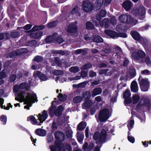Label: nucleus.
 I'll use <instances>...</instances> for the list:
<instances>
[{"label": "nucleus", "mask_w": 151, "mask_h": 151, "mask_svg": "<svg viewBox=\"0 0 151 151\" xmlns=\"http://www.w3.org/2000/svg\"><path fill=\"white\" fill-rule=\"evenodd\" d=\"M20 34L18 32H12L11 34L12 37L14 38L17 37Z\"/></svg>", "instance_id": "52"}, {"label": "nucleus", "mask_w": 151, "mask_h": 151, "mask_svg": "<svg viewBox=\"0 0 151 151\" xmlns=\"http://www.w3.org/2000/svg\"><path fill=\"white\" fill-rule=\"evenodd\" d=\"M141 73L144 75H148L150 74V71L148 70L145 69L142 70L141 72Z\"/></svg>", "instance_id": "57"}, {"label": "nucleus", "mask_w": 151, "mask_h": 151, "mask_svg": "<svg viewBox=\"0 0 151 151\" xmlns=\"http://www.w3.org/2000/svg\"><path fill=\"white\" fill-rule=\"evenodd\" d=\"M96 18L98 21H99V23L101 26H103L104 25H105L104 20L103 21L101 20V18L99 17L98 15H96Z\"/></svg>", "instance_id": "48"}, {"label": "nucleus", "mask_w": 151, "mask_h": 151, "mask_svg": "<svg viewBox=\"0 0 151 151\" xmlns=\"http://www.w3.org/2000/svg\"><path fill=\"white\" fill-rule=\"evenodd\" d=\"M43 33L42 31H39L31 33L30 36L32 38L37 39L43 35Z\"/></svg>", "instance_id": "18"}, {"label": "nucleus", "mask_w": 151, "mask_h": 151, "mask_svg": "<svg viewBox=\"0 0 151 151\" xmlns=\"http://www.w3.org/2000/svg\"><path fill=\"white\" fill-rule=\"evenodd\" d=\"M79 10L80 8L77 6H76L71 11V14H76L77 15L79 16L80 15V14L79 13Z\"/></svg>", "instance_id": "27"}, {"label": "nucleus", "mask_w": 151, "mask_h": 151, "mask_svg": "<svg viewBox=\"0 0 151 151\" xmlns=\"http://www.w3.org/2000/svg\"><path fill=\"white\" fill-rule=\"evenodd\" d=\"M47 111L45 110H44L41 113L39 114L38 116V119L41 123H42L47 118Z\"/></svg>", "instance_id": "13"}, {"label": "nucleus", "mask_w": 151, "mask_h": 151, "mask_svg": "<svg viewBox=\"0 0 151 151\" xmlns=\"http://www.w3.org/2000/svg\"><path fill=\"white\" fill-rule=\"evenodd\" d=\"M96 72L93 71L92 70H91L89 72V76L91 77H93L96 76Z\"/></svg>", "instance_id": "59"}, {"label": "nucleus", "mask_w": 151, "mask_h": 151, "mask_svg": "<svg viewBox=\"0 0 151 151\" xmlns=\"http://www.w3.org/2000/svg\"><path fill=\"white\" fill-rule=\"evenodd\" d=\"M51 151H56L58 149V151H65V149L64 145L61 143H59L56 146H52L50 147Z\"/></svg>", "instance_id": "9"}, {"label": "nucleus", "mask_w": 151, "mask_h": 151, "mask_svg": "<svg viewBox=\"0 0 151 151\" xmlns=\"http://www.w3.org/2000/svg\"><path fill=\"white\" fill-rule=\"evenodd\" d=\"M92 105V102L91 100H88L86 101L82 105L83 109H88L90 108Z\"/></svg>", "instance_id": "21"}, {"label": "nucleus", "mask_w": 151, "mask_h": 151, "mask_svg": "<svg viewBox=\"0 0 151 151\" xmlns=\"http://www.w3.org/2000/svg\"><path fill=\"white\" fill-rule=\"evenodd\" d=\"M139 96L138 95L135 94L132 97L133 103L134 104L137 103L139 101Z\"/></svg>", "instance_id": "31"}, {"label": "nucleus", "mask_w": 151, "mask_h": 151, "mask_svg": "<svg viewBox=\"0 0 151 151\" xmlns=\"http://www.w3.org/2000/svg\"><path fill=\"white\" fill-rule=\"evenodd\" d=\"M41 73L39 71H35L33 73V76L35 78H36L37 76H38L39 78V76Z\"/></svg>", "instance_id": "62"}, {"label": "nucleus", "mask_w": 151, "mask_h": 151, "mask_svg": "<svg viewBox=\"0 0 151 151\" xmlns=\"http://www.w3.org/2000/svg\"><path fill=\"white\" fill-rule=\"evenodd\" d=\"M53 73L55 75H60L63 73V72L60 70H55L53 72Z\"/></svg>", "instance_id": "44"}, {"label": "nucleus", "mask_w": 151, "mask_h": 151, "mask_svg": "<svg viewBox=\"0 0 151 151\" xmlns=\"http://www.w3.org/2000/svg\"><path fill=\"white\" fill-rule=\"evenodd\" d=\"M110 21L112 24L115 25L117 21L115 17H112L110 19Z\"/></svg>", "instance_id": "55"}, {"label": "nucleus", "mask_w": 151, "mask_h": 151, "mask_svg": "<svg viewBox=\"0 0 151 151\" xmlns=\"http://www.w3.org/2000/svg\"><path fill=\"white\" fill-rule=\"evenodd\" d=\"M130 91L127 90L123 93V96L125 98L124 102L126 104H129L132 102V99L129 97L130 96Z\"/></svg>", "instance_id": "12"}, {"label": "nucleus", "mask_w": 151, "mask_h": 151, "mask_svg": "<svg viewBox=\"0 0 151 151\" xmlns=\"http://www.w3.org/2000/svg\"><path fill=\"white\" fill-rule=\"evenodd\" d=\"M131 34L134 39L137 41H139L142 44H144L145 41L144 38L141 37L139 33L137 31H132L131 32Z\"/></svg>", "instance_id": "8"}, {"label": "nucleus", "mask_w": 151, "mask_h": 151, "mask_svg": "<svg viewBox=\"0 0 151 151\" xmlns=\"http://www.w3.org/2000/svg\"><path fill=\"white\" fill-rule=\"evenodd\" d=\"M86 29H92L94 27L93 24L90 22H88L86 23Z\"/></svg>", "instance_id": "36"}, {"label": "nucleus", "mask_w": 151, "mask_h": 151, "mask_svg": "<svg viewBox=\"0 0 151 151\" xmlns=\"http://www.w3.org/2000/svg\"><path fill=\"white\" fill-rule=\"evenodd\" d=\"M102 91L101 89L100 88H94L91 92V95L92 97H94L96 96L101 94Z\"/></svg>", "instance_id": "20"}, {"label": "nucleus", "mask_w": 151, "mask_h": 151, "mask_svg": "<svg viewBox=\"0 0 151 151\" xmlns=\"http://www.w3.org/2000/svg\"><path fill=\"white\" fill-rule=\"evenodd\" d=\"M35 132L37 135L40 136H45L46 134V131L40 129H37L35 131Z\"/></svg>", "instance_id": "22"}, {"label": "nucleus", "mask_w": 151, "mask_h": 151, "mask_svg": "<svg viewBox=\"0 0 151 151\" xmlns=\"http://www.w3.org/2000/svg\"><path fill=\"white\" fill-rule=\"evenodd\" d=\"M57 23L56 22H53L49 23L48 24V27L49 28H52L55 27L56 26Z\"/></svg>", "instance_id": "49"}, {"label": "nucleus", "mask_w": 151, "mask_h": 151, "mask_svg": "<svg viewBox=\"0 0 151 151\" xmlns=\"http://www.w3.org/2000/svg\"><path fill=\"white\" fill-rule=\"evenodd\" d=\"M131 88L132 91L134 92H136L138 91V88L137 83L136 81H133L131 84Z\"/></svg>", "instance_id": "19"}, {"label": "nucleus", "mask_w": 151, "mask_h": 151, "mask_svg": "<svg viewBox=\"0 0 151 151\" xmlns=\"http://www.w3.org/2000/svg\"><path fill=\"white\" fill-rule=\"evenodd\" d=\"M17 55H19L23 53H26L28 52V50L25 48H21L16 50Z\"/></svg>", "instance_id": "29"}, {"label": "nucleus", "mask_w": 151, "mask_h": 151, "mask_svg": "<svg viewBox=\"0 0 151 151\" xmlns=\"http://www.w3.org/2000/svg\"><path fill=\"white\" fill-rule=\"evenodd\" d=\"M88 147V144L87 142H85L83 145V148L84 151H87Z\"/></svg>", "instance_id": "64"}, {"label": "nucleus", "mask_w": 151, "mask_h": 151, "mask_svg": "<svg viewBox=\"0 0 151 151\" xmlns=\"http://www.w3.org/2000/svg\"><path fill=\"white\" fill-rule=\"evenodd\" d=\"M67 31L70 33H76L77 32V27L76 24L73 23L70 24L68 27Z\"/></svg>", "instance_id": "11"}, {"label": "nucleus", "mask_w": 151, "mask_h": 151, "mask_svg": "<svg viewBox=\"0 0 151 151\" xmlns=\"http://www.w3.org/2000/svg\"><path fill=\"white\" fill-rule=\"evenodd\" d=\"M138 81L141 90L143 91H147L150 87V82L148 81V79H143L139 76Z\"/></svg>", "instance_id": "4"}, {"label": "nucleus", "mask_w": 151, "mask_h": 151, "mask_svg": "<svg viewBox=\"0 0 151 151\" xmlns=\"http://www.w3.org/2000/svg\"><path fill=\"white\" fill-rule=\"evenodd\" d=\"M93 41L96 42H101L103 41V39L99 36H95L93 39Z\"/></svg>", "instance_id": "30"}, {"label": "nucleus", "mask_w": 151, "mask_h": 151, "mask_svg": "<svg viewBox=\"0 0 151 151\" xmlns=\"http://www.w3.org/2000/svg\"><path fill=\"white\" fill-rule=\"evenodd\" d=\"M129 74L130 76V78H131L134 77L136 75L135 70L134 69H132L130 70L129 72Z\"/></svg>", "instance_id": "39"}, {"label": "nucleus", "mask_w": 151, "mask_h": 151, "mask_svg": "<svg viewBox=\"0 0 151 151\" xmlns=\"http://www.w3.org/2000/svg\"><path fill=\"white\" fill-rule=\"evenodd\" d=\"M123 25L122 24H119L116 27V30L118 32H120L122 30Z\"/></svg>", "instance_id": "56"}, {"label": "nucleus", "mask_w": 151, "mask_h": 151, "mask_svg": "<svg viewBox=\"0 0 151 151\" xmlns=\"http://www.w3.org/2000/svg\"><path fill=\"white\" fill-rule=\"evenodd\" d=\"M119 20L122 23L130 24L133 22V18L130 15L122 14L119 17Z\"/></svg>", "instance_id": "6"}, {"label": "nucleus", "mask_w": 151, "mask_h": 151, "mask_svg": "<svg viewBox=\"0 0 151 151\" xmlns=\"http://www.w3.org/2000/svg\"><path fill=\"white\" fill-rule=\"evenodd\" d=\"M150 103L148 100L146 98H143L141 99L139 103L137 105L138 108L144 107H148L149 106Z\"/></svg>", "instance_id": "10"}, {"label": "nucleus", "mask_w": 151, "mask_h": 151, "mask_svg": "<svg viewBox=\"0 0 151 151\" xmlns=\"http://www.w3.org/2000/svg\"><path fill=\"white\" fill-rule=\"evenodd\" d=\"M15 99L20 102H24L27 104L24 106V108L28 109H29V107L32 106V104L37 101L36 95L32 92L26 93L25 92L22 91L17 94Z\"/></svg>", "instance_id": "1"}, {"label": "nucleus", "mask_w": 151, "mask_h": 151, "mask_svg": "<svg viewBox=\"0 0 151 151\" xmlns=\"http://www.w3.org/2000/svg\"><path fill=\"white\" fill-rule=\"evenodd\" d=\"M40 79L43 81H45L47 80V77L43 74H41L39 76Z\"/></svg>", "instance_id": "53"}, {"label": "nucleus", "mask_w": 151, "mask_h": 151, "mask_svg": "<svg viewBox=\"0 0 151 151\" xmlns=\"http://www.w3.org/2000/svg\"><path fill=\"white\" fill-rule=\"evenodd\" d=\"M84 137V135L82 133H77V138L78 141L80 142H81L83 139Z\"/></svg>", "instance_id": "34"}, {"label": "nucleus", "mask_w": 151, "mask_h": 151, "mask_svg": "<svg viewBox=\"0 0 151 151\" xmlns=\"http://www.w3.org/2000/svg\"><path fill=\"white\" fill-rule=\"evenodd\" d=\"M1 121L2 122L3 124H5L6 121V116L1 115L0 117Z\"/></svg>", "instance_id": "46"}, {"label": "nucleus", "mask_w": 151, "mask_h": 151, "mask_svg": "<svg viewBox=\"0 0 151 151\" xmlns=\"http://www.w3.org/2000/svg\"><path fill=\"white\" fill-rule=\"evenodd\" d=\"M82 8L83 10L86 12H91L93 8V4L88 1H85L83 2Z\"/></svg>", "instance_id": "7"}, {"label": "nucleus", "mask_w": 151, "mask_h": 151, "mask_svg": "<svg viewBox=\"0 0 151 151\" xmlns=\"http://www.w3.org/2000/svg\"><path fill=\"white\" fill-rule=\"evenodd\" d=\"M52 54H60L62 55H63L65 54L64 52L61 50H53L52 51Z\"/></svg>", "instance_id": "41"}, {"label": "nucleus", "mask_w": 151, "mask_h": 151, "mask_svg": "<svg viewBox=\"0 0 151 151\" xmlns=\"http://www.w3.org/2000/svg\"><path fill=\"white\" fill-rule=\"evenodd\" d=\"M106 14V12L104 10H101L99 14H98L97 15H98L99 16V17H105V16Z\"/></svg>", "instance_id": "47"}, {"label": "nucleus", "mask_w": 151, "mask_h": 151, "mask_svg": "<svg viewBox=\"0 0 151 151\" xmlns=\"http://www.w3.org/2000/svg\"><path fill=\"white\" fill-rule=\"evenodd\" d=\"M59 99L61 101H65L66 99V95H63L61 93H60L58 96Z\"/></svg>", "instance_id": "35"}, {"label": "nucleus", "mask_w": 151, "mask_h": 151, "mask_svg": "<svg viewBox=\"0 0 151 151\" xmlns=\"http://www.w3.org/2000/svg\"><path fill=\"white\" fill-rule=\"evenodd\" d=\"M55 138L58 141L62 142L65 139L64 134L61 132L58 131L55 134Z\"/></svg>", "instance_id": "15"}, {"label": "nucleus", "mask_w": 151, "mask_h": 151, "mask_svg": "<svg viewBox=\"0 0 151 151\" xmlns=\"http://www.w3.org/2000/svg\"><path fill=\"white\" fill-rule=\"evenodd\" d=\"M106 48L104 50V52L106 53H109L111 52L112 50L111 47L108 45H106Z\"/></svg>", "instance_id": "37"}, {"label": "nucleus", "mask_w": 151, "mask_h": 151, "mask_svg": "<svg viewBox=\"0 0 151 151\" xmlns=\"http://www.w3.org/2000/svg\"><path fill=\"white\" fill-rule=\"evenodd\" d=\"M83 98L88 99L91 97V93L89 91H86L83 93Z\"/></svg>", "instance_id": "33"}, {"label": "nucleus", "mask_w": 151, "mask_h": 151, "mask_svg": "<svg viewBox=\"0 0 151 151\" xmlns=\"http://www.w3.org/2000/svg\"><path fill=\"white\" fill-rule=\"evenodd\" d=\"M16 76L14 74L12 75L10 78V81L11 82L14 81L16 79Z\"/></svg>", "instance_id": "61"}, {"label": "nucleus", "mask_w": 151, "mask_h": 151, "mask_svg": "<svg viewBox=\"0 0 151 151\" xmlns=\"http://www.w3.org/2000/svg\"><path fill=\"white\" fill-rule=\"evenodd\" d=\"M92 67V65L90 64H87L81 67V70H86Z\"/></svg>", "instance_id": "43"}, {"label": "nucleus", "mask_w": 151, "mask_h": 151, "mask_svg": "<svg viewBox=\"0 0 151 151\" xmlns=\"http://www.w3.org/2000/svg\"><path fill=\"white\" fill-rule=\"evenodd\" d=\"M134 124V121L133 120H131L129 123L128 124V127L129 129H130V127L131 128L133 127Z\"/></svg>", "instance_id": "60"}, {"label": "nucleus", "mask_w": 151, "mask_h": 151, "mask_svg": "<svg viewBox=\"0 0 151 151\" xmlns=\"http://www.w3.org/2000/svg\"><path fill=\"white\" fill-rule=\"evenodd\" d=\"M45 26L43 25L35 26H34L31 30V31L33 32L38 30H40L44 28Z\"/></svg>", "instance_id": "28"}, {"label": "nucleus", "mask_w": 151, "mask_h": 151, "mask_svg": "<svg viewBox=\"0 0 151 151\" xmlns=\"http://www.w3.org/2000/svg\"><path fill=\"white\" fill-rule=\"evenodd\" d=\"M70 72L73 73H76L79 71V68L76 66L72 67L70 69Z\"/></svg>", "instance_id": "38"}, {"label": "nucleus", "mask_w": 151, "mask_h": 151, "mask_svg": "<svg viewBox=\"0 0 151 151\" xmlns=\"http://www.w3.org/2000/svg\"><path fill=\"white\" fill-rule=\"evenodd\" d=\"M135 53H133L132 54V57L135 60H138L139 59V58H142L145 57V52L142 51V50H140L138 51L137 53V55L138 56L135 55Z\"/></svg>", "instance_id": "14"}, {"label": "nucleus", "mask_w": 151, "mask_h": 151, "mask_svg": "<svg viewBox=\"0 0 151 151\" xmlns=\"http://www.w3.org/2000/svg\"><path fill=\"white\" fill-rule=\"evenodd\" d=\"M106 137V131L104 129L101 130V132L99 133L98 132H96L93 136V139L101 142H104Z\"/></svg>", "instance_id": "3"}, {"label": "nucleus", "mask_w": 151, "mask_h": 151, "mask_svg": "<svg viewBox=\"0 0 151 151\" xmlns=\"http://www.w3.org/2000/svg\"><path fill=\"white\" fill-rule=\"evenodd\" d=\"M56 108L54 106L50 107L49 109V113L50 115H52L55 114Z\"/></svg>", "instance_id": "32"}, {"label": "nucleus", "mask_w": 151, "mask_h": 151, "mask_svg": "<svg viewBox=\"0 0 151 151\" xmlns=\"http://www.w3.org/2000/svg\"><path fill=\"white\" fill-rule=\"evenodd\" d=\"M55 61L56 63L59 66H60L61 65L62 62L61 60H60L59 58L58 57H56L55 58Z\"/></svg>", "instance_id": "51"}, {"label": "nucleus", "mask_w": 151, "mask_h": 151, "mask_svg": "<svg viewBox=\"0 0 151 151\" xmlns=\"http://www.w3.org/2000/svg\"><path fill=\"white\" fill-rule=\"evenodd\" d=\"M83 98L82 97L77 96L73 98V103L75 104L80 103L82 101Z\"/></svg>", "instance_id": "26"}, {"label": "nucleus", "mask_w": 151, "mask_h": 151, "mask_svg": "<svg viewBox=\"0 0 151 151\" xmlns=\"http://www.w3.org/2000/svg\"><path fill=\"white\" fill-rule=\"evenodd\" d=\"M127 35L125 33H120L118 34V37H121L123 38H126L127 37Z\"/></svg>", "instance_id": "63"}, {"label": "nucleus", "mask_w": 151, "mask_h": 151, "mask_svg": "<svg viewBox=\"0 0 151 151\" xmlns=\"http://www.w3.org/2000/svg\"><path fill=\"white\" fill-rule=\"evenodd\" d=\"M56 36H58V34L55 33L52 36H48L46 38L45 41L47 43L50 42L56 39Z\"/></svg>", "instance_id": "23"}, {"label": "nucleus", "mask_w": 151, "mask_h": 151, "mask_svg": "<svg viewBox=\"0 0 151 151\" xmlns=\"http://www.w3.org/2000/svg\"><path fill=\"white\" fill-rule=\"evenodd\" d=\"M111 115L108 109H104L100 111L99 118L101 121L105 122L110 117Z\"/></svg>", "instance_id": "2"}, {"label": "nucleus", "mask_w": 151, "mask_h": 151, "mask_svg": "<svg viewBox=\"0 0 151 151\" xmlns=\"http://www.w3.org/2000/svg\"><path fill=\"white\" fill-rule=\"evenodd\" d=\"M86 126V124L84 122H81L78 125L77 129L80 131L83 130Z\"/></svg>", "instance_id": "25"}, {"label": "nucleus", "mask_w": 151, "mask_h": 151, "mask_svg": "<svg viewBox=\"0 0 151 151\" xmlns=\"http://www.w3.org/2000/svg\"><path fill=\"white\" fill-rule=\"evenodd\" d=\"M33 60L37 62H39L42 60V58L40 56H37Z\"/></svg>", "instance_id": "58"}, {"label": "nucleus", "mask_w": 151, "mask_h": 151, "mask_svg": "<svg viewBox=\"0 0 151 151\" xmlns=\"http://www.w3.org/2000/svg\"><path fill=\"white\" fill-rule=\"evenodd\" d=\"M32 25H31L30 24H27L23 27H18L17 29H18L19 28H22L27 30L29 29L32 27Z\"/></svg>", "instance_id": "50"}, {"label": "nucleus", "mask_w": 151, "mask_h": 151, "mask_svg": "<svg viewBox=\"0 0 151 151\" xmlns=\"http://www.w3.org/2000/svg\"><path fill=\"white\" fill-rule=\"evenodd\" d=\"M104 2V0H97V8L98 9L102 6Z\"/></svg>", "instance_id": "40"}, {"label": "nucleus", "mask_w": 151, "mask_h": 151, "mask_svg": "<svg viewBox=\"0 0 151 151\" xmlns=\"http://www.w3.org/2000/svg\"><path fill=\"white\" fill-rule=\"evenodd\" d=\"M18 55L17 52L16 51H12L10 54L8 56V57H9L11 58H13L14 57Z\"/></svg>", "instance_id": "45"}, {"label": "nucleus", "mask_w": 151, "mask_h": 151, "mask_svg": "<svg viewBox=\"0 0 151 151\" xmlns=\"http://www.w3.org/2000/svg\"><path fill=\"white\" fill-rule=\"evenodd\" d=\"M63 107L62 106H59L55 111V114L57 116H60L63 111Z\"/></svg>", "instance_id": "24"}, {"label": "nucleus", "mask_w": 151, "mask_h": 151, "mask_svg": "<svg viewBox=\"0 0 151 151\" xmlns=\"http://www.w3.org/2000/svg\"><path fill=\"white\" fill-rule=\"evenodd\" d=\"M104 32L106 34L110 36L112 38H118V33L115 32L112 30H106Z\"/></svg>", "instance_id": "16"}, {"label": "nucleus", "mask_w": 151, "mask_h": 151, "mask_svg": "<svg viewBox=\"0 0 151 151\" xmlns=\"http://www.w3.org/2000/svg\"><path fill=\"white\" fill-rule=\"evenodd\" d=\"M132 12L134 14L139 17L140 19H143L145 17V10L142 6L134 9Z\"/></svg>", "instance_id": "5"}, {"label": "nucleus", "mask_w": 151, "mask_h": 151, "mask_svg": "<svg viewBox=\"0 0 151 151\" xmlns=\"http://www.w3.org/2000/svg\"><path fill=\"white\" fill-rule=\"evenodd\" d=\"M6 76V74L4 70H3L0 73V78H4Z\"/></svg>", "instance_id": "54"}, {"label": "nucleus", "mask_w": 151, "mask_h": 151, "mask_svg": "<svg viewBox=\"0 0 151 151\" xmlns=\"http://www.w3.org/2000/svg\"><path fill=\"white\" fill-rule=\"evenodd\" d=\"M28 86V84L26 83H21L19 86V87L20 89H24L26 88Z\"/></svg>", "instance_id": "42"}, {"label": "nucleus", "mask_w": 151, "mask_h": 151, "mask_svg": "<svg viewBox=\"0 0 151 151\" xmlns=\"http://www.w3.org/2000/svg\"><path fill=\"white\" fill-rule=\"evenodd\" d=\"M132 5V2L129 0H127L122 4V6L125 9L128 11L131 8Z\"/></svg>", "instance_id": "17"}]
</instances>
